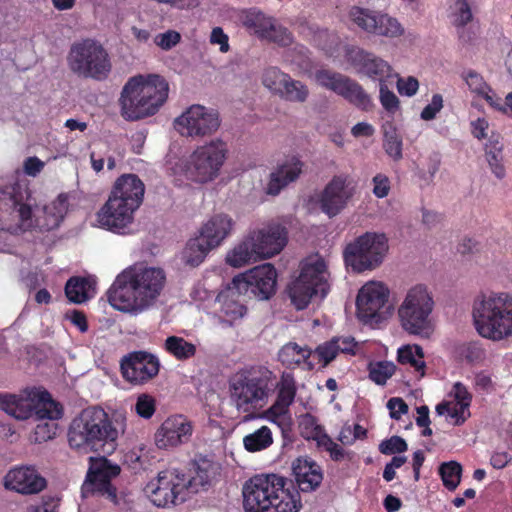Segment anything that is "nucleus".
<instances>
[{
	"label": "nucleus",
	"instance_id": "f257e3e1",
	"mask_svg": "<svg viewBox=\"0 0 512 512\" xmlns=\"http://www.w3.org/2000/svg\"><path fill=\"white\" fill-rule=\"evenodd\" d=\"M292 480L277 474L251 477L242 488L245 512H298L301 507L299 490L315 491L323 480V472L315 461L298 457L292 463Z\"/></svg>",
	"mask_w": 512,
	"mask_h": 512
},
{
	"label": "nucleus",
	"instance_id": "f03ea898",
	"mask_svg": "<svg viewBox=\"0 0 512 512\" xmlns=\"http://www.w3.org/2000/svg\"><path fill=\"white\" fill-rule=\"evenodd\" d=\"M166 282L162 268L135 264L116 277L107 292L108 301L119 311L143 312L156 303Z\"/></svg>",
	"mask_w": 512,
	"mask_h": 512
},
{
	"label": "nucleus",
	"instance_id": "7ed1b4c3",
	"mask_svg": "<svg viewBox=\"0 0 512 512\" xmlns=\"http://www.w3.org/2000/svg\"><path fill=\"white\" fill-rule=\"evenodd\" d=\"M124 428L122 419L111 416L100 406H89L71 420L67 430L68 445L81 454L112 453Z\"/></svg>",
	"mask_w": 512,
	"mask_h": 512
},
{
	"label": "nucleus",
	"instance_id": "20e7f679",
	"mask_svg": "<svg viewBox=\"0 0 512 512\" xmlns=\"http://www.w3.org/2000/svg\"><path fill=\"white\" fill-rule=\"evenodd\" d=\"M169 85L160 75H137L123 87L120 105L122 116L139 120L154 115L168 98Z\"/></svg>",
	"mask_w": 512,
	"mask_h": 512
},
{
	"label": "nucleus",
	"instance_id": "39448f33",
	"mask_svg": "<svg viewBox=\"0 0 512 512\" xmlns=\"http://www.w3.org/2000/svg\"><path fill=\"white\" fill-rule=\"evenodd\" d=\"M477 332L494 341L512 336V296L508 293L481 295L473 304Z\"/></svg>",
	"mask_w": 512,
	"mask_h": 512
},
{
	"label": "nucleus",
	"instance_id": "423d86ee",
	"mask_svg": "<svg viewBox=\"0 0 512 512\" xmlns=\"http://www.w3.org/2000/svg\"><path fill=\"white\" fill-rule=\"evenodd\" d=\"M276 388V374L263 365L240 370L231 383L236 408L249 413L262 407Z\"/></svg>",
	"mask_w": 512,
	"mask_h": 512
},
{
	"label": "nucleus",
	"instance_id": "0eeeda50",
	"mask_svg": "<svg viewBox=\"0 0 512 512\" xmlns=\"http://www.w3.org/2000/svg\"><path fill=\"white\" fill-rule=\"evenodd\" d=\"M330 291L329 272L323 258L309 257L301 263L299 276L288 286L291 303L297 310L308 307L313 297L324 299Z\"/></svg>",
	"mask_w": 512,
	"mask_h": 512
},
{
	"label": "nucleus",
	"instance_id": "6e6552de",
	"mask_svg": "<svg viewBox=\"0 0 512 512\" xmlns=\"http://www.w3.org/2000/svg\"><path fill=\"white\" fill-rule=\"evenodd\" d=\"M434 306L433 295L426 285L412 286L397 310L401 328L410 335H428Z\"/></svg>",
	"mask_w": 512,
	"mask_h": 512
},
{
	"label": "nucleus",
	"instance_id": "1a4fd4ad",
	"mask_svg": "<svg viewBox=\"0 0 512 512\" xmlns=\"http://www.w3.org/2000/svg\"><path fill=\"white\" fill-rule=\"evenodd\" d=\"M67 62L79 77L105 80L111 72V61L106 49L96 40L84 39L72 44Z\"/></svg>",
	"mask_w": 512,
	"mask_h": 512
},
{
	"label": "nucleus",
	"instance_id": "9d476101",
	"mask_svg": "<svg viewBox=\"0 0 512 512\" xmlns=\"http://www.w3.org/2000/svg\"><path fill=\"white\" fill-rule=\"evenodd\" d=\"M389 249L383 233L366 232L348 243L343 251L346 266L353 272L362 273L379 267Z\"/></svg>",
	"mask_w": 512,
	"mask_h": 512
},
{
	"label": "nucleus",
	"instance_id": "9b49d317",
	"mask_svg": "<svg viewBox=\"0 0 512 512\" xmlns=\"http://www.w3.org/2000/svg\"><path fill=\"white\" fill-rule=\"evenodd\" d=\"M0 398L2 408L18 419L35 414L41 420H57L63 415L62 406L46 390L33 388L26 391L25 396L3 395Z\"/></svg>",
	"mask_w": 512,
	"mask_h": 512
},
{
	"label": "nucleus",
	"instance_id": "f8f14e48",
	"mask_svg": "<svg viewBox=\"0 0 512 512\" xmlns=\"http://www.w3.org/2000/svg\"><path fill=\"white\" fill-rule=\"evenodd\" d=\"M234 225V220L227 214L213 215L202 226L199 237L187 243V262L193 266L199 265L209 251L218 247L231 234Z\"/></svg>",
	"mask_w": 512,
	"mask_h": 512
},
{
	"label": "nucleus",
	"instance_id": "ddd939ff",
	"mask_svg": "<svg viewBox=\"0 0 512 512\" xmlns=\"http://www.w3.org/2000/svg\"><path fill=\"white\" fill-rule=\"evenodd\" d=\"M226 153V145L220 140L198 147L186 163V177L197 183L212 181L218 176Z\"/></svg>",
	"mask_w": 512,
	"mask_h": 512
},
{
	"label": "nucleus",
	"instance_id": "4468645a",
	"mask_svg": "<svg viewBox=\"0 0 512 512\" xmlns=\"http://www.w3.org/2000/svg\"><path fill=\"white\" fill-rule=\"evenodd\" d=\"M188 491L186 474L175 468L160 471L145 487V493L157 507L183 503Z\"/></svg>",
	"mask_w": 512,
	"mask_h": 512
},
{
	"label": "nucleus",
	"instance_id": "2eb2a0df",
	"mask_svg": "<svg viewBox=\"0 0 512 512\" xmlns=\"http://www.w3.org/2000/svg\"><path fill=\"white\" fill-rule=\"evenodd\" d=\"M389 289L381 282H368L360 290L356 299L357 317L364 324L376 326L387 320L391 314L388 305Z\"/></svg>",
	"mask_w": 512,
	"mask_h": 512
},
{
	"label": "nucleus",
	"instance_id": "dca6fc26",
	"mask_svg": "<svg viewBox=\"0 0 512 512\" xmlns=\"http://www.w3.org/2000/svg\"><path fill=\"white\" fill-rule=\"evenodd\" d=\"M317 83L344 98L350 104L363 111H370L373 102L369 94L356 80L338 72L318 70L315 73Z\"/></svg>",
	"mask_w": 512,
	"mask_h": 512
},
{
	"label": "nucleus",
	"instance_id": "f3484780",
	"mask_svg": "<svg viewBox=\"0 0 512 512\" xmlns=\"http://www.w3.org/2000/svg\"><path fill=\"white\" fill-rule=\"evenodd\" d=\"M220 124L218 111L200 104L191 105L174 120V128L190 137L212 135Z\"/></svg>",
	"mask_w": 512,
	"mask_h": 512
},
{
	"label": "nucleus",
	"instance_id": "a211bd4d",
	"mask_svg": "<svg viewBox=\"0 0 512 512\" xmlns=\"http://www.w3.org/2000/svg\"><path fill=\"white\" fill-rule=\"evenodd\" d=\"M349 175H335L318 196L321 211L329 218L337 216L352 199L355 187Z\"/></svg>",
	"mask_w": 512,
	"mask_h": 512
},
{
	"label": "nucleus",
	"instance_id": "6ab92c4d",
	"mask_svg": "<svg viewBox=\"0 0 512 512\" xmlns=\"http://www.w3.org/2000/svg\"><path fill=\"white\" fill-rule=\"evenodd\" d=\"M123 378L134 385H141L159 373L160 363L156 356L146 351H134L120 362Z\"/></svg>",
	"mask_w": 512,
	"mask_h": 512
},
{
	"label": "nucleus",
	"instance_id": "aec40b11",
	"mask_svg": "<svg viewBox=\"0 0 512 512\" xmlns=\"http://www.w3.org/2000/svg\"><path fill=\"white\" fill-rule=\"evenodd\" d=\"M135 211L119 202L115 197H108L96 214L99 227L110 232L125 235L130 232Z\"/></svg>",
	"mask_w": 512,
	"mask_h": 512
},
{
	"label": "nucleus",
	"instance_id": "412c9836",
	"mask_svg": "<svg viewBox=\"0 0 512 512\" xmlns=\"http://www.w3.org/2000/svg\"><path fill=\"white\" fill-rule=\"evenodd\" d=\"M121 468L112 464L105 457H89V469L86 477V486L110 499L116 498V489L111 480L118 476Z\"/></svg>",
	"mask_w": 512,
	"mask_h": 512
},
{
	"label": "nucleus",
	"instance_id": "4be33fe9",
	"mask_svg": "<svg viewBox=\"0 0 512 512\" xmlns=\"http://www.w3.org/2000/svg\"><path fill=\"white\" fill-rule=\"evenodd\" d=\"M245 27L260 39H265L282 46L289 45L291 35L288 30L275 23L273 17L260 11H251L244 18Z\"/></svg>",
	"mask_w": 512,
	"mask_h": 512
},
{
	"label": "nucleus",
	"instance_id": "5701e85b",
	"mask_svg": "<svg viewBox=\"0 0 512 512\" xmlns=\"http://www.w3.org/2000/svg\"><path fill=\"white\" fill-rule=\"evenodd\" d=\"M191 423L182 415L168 417L155 433V443L160 449L176 447L189 440Z\"/></svg>",
	"mask_w": 512,
	"mask_h": 512
},
{
	"label": "nucleus",
	"instance_id": "b1692460",
	"mask_svg": "<svg viewBox=\"0 0 512 512\" xmlns=\"http://www.w3.org/2000/svg\"><path fill=\"white\" fill-rule=\"evenodd\" d=\"M7 489L21 494H37L45 489L47 482L33 467H18L11 469L4 479Z\"/></svg>",
	"mask_w": 512,
	"mask_h": 512
},
{
	"label": "nucleus",
	"instance_id": "393cba45",
	"mask_svg": "<svg viewBox=\"0 0 512 512\" xmlns=\"http://www.w3.org/2000/svg\"><path fill=\"white\" fill-rule=\"evenodd\" d=\"M144 193L145 185L136 174H123L115 181L109 196L136 212L143 202Z\"/></svg>",
	"mask_w": 512,
	"mask_h": 512
},
{
	"label": "nucleus",
	"instance_id": "a878e982",
	"mask_svg": "<svg viewBox=\"0 0 512 512\" xmlns=\"http://www.w3.org/2000/svg\"><path fill=\"white\" fill-rule=\"evenodd\" d=\"M349 59L360 73L380 83L392 75V67L387 61L363 49L351 50Z\"/></svg>",
	"mask_w": 512,
	"mask_h": 512
},
{
	"label": "nucleus",
	"instance_id": "bb28decb",
	"mask_svg": "<svg viewBox=\"0 0 512 512\" xmlns=\"http://www.w3.org/2000/svg\"><path fill=\"white\" fill-rule=\"evenodd\" d=\"M220 466L207 456L199 455L191 463L189 476L186 475V485L190 492L198 493L206 489L219 474Z\"/></svg>",
	"mask_w": 512,
	"mask_h": 512
},
{
	"label": "nucleus",
	"instance_id": "cd10ccee",
	"mask_svg": "<svg viewBox=\"0 0 512 512\" xmlns=\"http://www.w3.org/2000/svg\"><path fill=\"white\" fill-rule=\"evenodd\" d=\"M277 396L273 405L268 409V414L273 420L285 417L289 413V407L293 404L297 384L293 373L283 372L279 381L276 380Z\"/></svg>",
	"mask_w": 512,
	"mask_h": 512
},
{
	"label": "nucleus",
	"instance_id": "c85d7f7f",
	"mask_svg": "<svg viewBox=\"0 0 512 512\" xmlns=\"http://www.w3.org/2000/svg\"><path fill=\"white\" fill-rule=\"evenodd\" d=\"M260 259L270 258L286 245V233L279 228L258 230L249 233Z\"/></svg>",
	"mask_w": 512,
	"mask_h": 512
},
{
	"label": "nucleus",
	"instance_id": "c756f323",
	"mask_svg": "<svg viewBox=\"0 0 512 512\" xmlns=\"http://www.w3.org/2000/svg\"><path fill=\"white\" fill-rule=\"evenodd\" d=\"M253 288V296L260 300H267L275 294L277 272L274 266L266 263L256 266L248 271Z\"/></svg>",
	"mask_w": 512,
	"mask_h": 512
},
{
	"label": "nucleus",
	"instance_id": "7c9ffc66",
	"mask_svg": "<svg viewBox=\"0 0 512 512\" xmlns=\"http://www.w3.org/2000/svg\"><path fill=\"white\" fill-rule=\"evenodd\" d=\"M302 166L303 163L295 157L278 165L270 173L266 193L272 196L278 195L282 189L298 179L302 172Z\"/></svg>",
	"mask_w": 512,
	"mask_h": 512
},
{
	"label": "nucleus",
	"instance_id": "2f4dec72",
	"mask_svg": "<svg viewBox=\"0 0 512 512\" xmlns=\"http://www.w3.org/2000/svg\"><path fill=\"white\" fill-rule=\"evenodd\" d=\"M68 201V194H59L55 200L43 207L42 215L36 219V226L41 231H51L58 228L68 211Z\"/></svg>",
	"mask_w": 512,
	"mask_h": 512
},
{
	"label": "nucleus",
	"instance_id": "473e14b6",
	"mask_svg": "<svg viewBox=\"0 0 512 512\" xmlns=\"http://www.w3.org/2000/svg\"><path fill=\"white\" fill-rule=\"evenodd\" d=\"M311 356V350L307 346H300L296 342H288L278 352V360L288 369L307 362Z\"/></svg>",
	"mask_w": 512,
	"mask_h": 512
},
{
	"label": "nucleus",
	"instance_id": "72a5a7b5",
	"mask_svg": "<svg viewBox=\"0 0 512 512\" xmlns=\"http://www.w3.org/2000/svg\"><path fill=\"white\" fill-rule=\"evenodd\" d=\"M256 248L249 235L239 243L226 257L227 263L232 267H242L259 260Z\"/></svg>",
	"mask_w": 512,
	"mask_h": 512
},
{
	"label": "nucleus",
	"instance_id": "f704fd0d",
	"mask_svg": "<svg viewBox=\"0 0 512 512\" xmlns=\"http://www.w3.org/2000/svg\"><path fill=\"white\" fill-rule=\"evenodd\" d=\"M397 361L401 365L411 366L419 374V378L425 375L426 364L424 352L419 345H406L398 349Z\"/></svg>",
	"mask_w": 512,
	"mask_h": 512
},
{
	"label": "nucleus",
	"instance_id": "c9c22d12",
	"mask_svg": "<svg viewBox=\"0 0 512 512\" xmlns=\"http://www.w3.org/2000/svg\"><path fill=\"white\" fill-rule=\"evenodd\" d=\"M383 148L386 154L394 161L403 158V140L392 122H386L383 126Z\"/></svg>",
	"mask_w": 512,
	"mask_h": 512
},
{
	"label": "nucleus",
	"instance_id": "e433bc0d",
	"mask_svg": "<svg viewBox=\"0 0 512 512\" xmlns=\"http://www.w3.org/2000/svg\"><path fill=\"white\" fill-rule=\"evenodd\" d=\"M166 351L177 360H187L196 354V346L182 337L169 336L165 340Z\"/></svg>",
	"mask_w": 512,
	"mask_h": 512
},
{
	"label": "nucleus",
	"instance_id": "4c0bfd02",
	"mask_svg": "<svg viewBox=\"0 0 512 512\" xmlns=\"http://www.w3.org/2000/svg\"><path fill=\"white\" fill-rule=\"evenodd\" d=\"M272 443V432L267 426H262L243 438L244 447L249 452L264 450L268 448Z\"/></svg>",
	"mask_w": 512,
	"mask_h": 512
},
{
	"label": "nucleus",
	"instance_id": "58836bf2",
	"mask_svg": "<svg viewBox=\"0 0 512 512\" xmlns=\"http://www.w3.org/2000/svg\"><path fill=\"white\" fill-rule=\"evenodd\" d=\"M89 281L84 277H71L65 285V294L70 302L83 303L88 299Z\"/></svg>",
	"mask_w": 512,
	"mask_h": 512
},
{
	"label": "nucleus",
	"instance_id": "ea45409f",
	"mask_svg": "<svg viewBox=\"0 0 512 512\" xmlns=\"http://www.w3.org/2000/svg\"><path fill=\"white\" fill-rule=\"evenodd\" d=\"M373 34L385 37H399L404 33V29L397 19L387 14H377Z\"/></svg>",
	"mask_w": 512,
	"mask_h": 512
},
{
	"label": "nucleus",
	"instance_id": "a19ab883",
	"mask_svg": "<svg viewBox=\"0 0 512 512\" xmlns=\"http://www.w3.org/2000/svg\"><path fill=\"white\" fill-rule=\"evenodd\" d=\"M309 96L308 87L302 83L301 81L294 80L289 76V79L286 81L283 90L279 94V97L289 101L296 103H303L307 100Z\"/></svg>",
	"mask_w": 512,
	"mask_h": 512
},
{
	"label": "nucleus",
	"instance_id": "79ce46f5",
	"mask_svg": "<svg viewBox=\"0 0 512 512\" xmlns=\"http://www.w3.org/2000/svg\"><path fill=\"white\" fill-rule=\"evenodd\" d=\"M299 429L303 438L314 440L317 444L322 440V436L327 434L323 426L318 424L317 418L309 413L302 416L299 422Z\"/></svg>",
	"mask_w": 512,
	"mask_h": 512
},
{
	"label": "nucleus",
	"instance_id": "37998d69",
	"mask_svg": "<svg viewBox=\"0 0 512 512\" xmlns=\"http://www.w3.org/2000/svg\"><path fill=\"white\" fill-rule=\"evenodd\" d=\"M395 371V364L389 361L371 362L368 365L369 379L377 385H385Z\"/></svg>",
	"mask_w": 512,
	"mask_h": 512
},
{
	"label": "nucleus",
	"instance_id": "c03bdc74",
	"mask_svg": "<svg viewBox=\"0 0 512 512\" xmlns=\"http://www.w3.org/2000/svg\"><path fill=\"white\" fill-rule=\"evenodd\" d=\"M462 466L456 461L442 463L439 467V474L443 485L450 491H454L461 480Z\"/></svg>",
	"mask_w": 512,
	"mask_h": 512
},
{
	"label": "nucleus",
	"instance_id": "a18cd8bd",
	"mask_svg": "<svg viewBox=\"0 0 512 512\" xmlns=\"http://www.w3.org/2000/svg\"><path fill=\"white\" fill-rule=\"evenodd\" d=\"M289 76L277 67H269L263 73L262 83L267 89L279 96Z\"/></svg>",
	"mask_w": 512,
	"mask_h": 512
},
{
	"label": "nucleus",
	"instance_id": "49530a36",
	"mask_svg": "<svg viewBox=\"0 0 512 512\" xmlns=\"http://www.w3.org/2000/svg\"><path fill=\"white\" fill-rule=\"evenodd\" d=\"M376 15L368 9L353 6L349 11L350 20L362 30L372 33L375 29Z\"/></svg>",
	"mask_w": 512,
	"mask_h": 512
},
{
	"label": "nucleus",
	"instance_id": "de8ad7c7",
	"mask_svg": "<svg viewBox=\"0 0 512 512\" xmlns=\"http://www.w3.org/2000/svg\"><path fill=\"white\" fill-rule=\"evenodd\" d=\"M222 299L221 311L229 321H235L242 318L247 312L246 306L236 297L229 294L220 295Z\"/></svg>",
	"mask_w": 512,
	"mask_h": 512
},
{
	"label": "nucleus",
	"instance_id": "09e8293b",
	"mask_svg": "<svg viewBox=\"0 0 512 512\" xmlns=\"http://www.w3.org/2000/svg\"><path fill=\"white\" fill-rule=\"evenodd\" d=\"M250 279L248 278V271L235 276L231 283L227 286L226 294L234 297H247L252 298L253 288Z\"/></svg>",
	"mask_w": 512,
	"mask_h": 512
},
{
	"label": "nucleus",
	"instance_id": "8fccbe9b",
	"mask_svg": "<svg viewBox=\"0 0 512 512\" xmlns=\"http://www.w3.org/2000/svg\"><path fill=\"white\" fill-rule=\"evenodd\" d=\"M10 208H13V212L17 213V216L21 222V226L24 229L32 226V209L29 204L22 203L16 195L9 194Z\"/></svg>",
	"mask_w": 512,
	"mask_h": 512
},
{
	"label": "nucleus",
	"instance_id": "3c124183",
	"mask_svg": "<svg viewBox=\"0 0 512 512\" xmlns=\"http://www.w3.org/2000/svg\"><path fill=\"white\" fill-rule=\"evenodd\" d=\"M408 445L400 436H392L379 444V451L384 455H392L407 451Z\"/></svg>",
	"mask_w": 512,
	"mask_h": 512
},
{
	"label": "nucleus",
	"instance_id": "603ef678",
	"mask_svg": "<svg viewBox=\"0 0 512 512\" xmlns=\"http://www.w3.org/2000/svg\"><path fill=\"white\" fill-rule=\"evenodd\" d=\"M135 411L138 416L150 419L156 411L155 399L148 394H141L136 401Z\"/></svg>",
	"mask_w": 512,
	"mask_h": 512
},
{
	"label": "nucleus",
	"instance_id": "864d4df0",
	"mask_svg": "<svg viewBox=\"0 0 512 512\" xmlns=\"http://www.w3.org/2000/svg\"><path fill=\"white\" fill-rule=\"evenodd\" d=\"M379 93L383 108L389 113H395L399 108V99L394 92L388 89L384 81L380 83Z\"/></svg>",
	"mask_w": 512,
	"mask_h": 512
},
{
	"label": "nucleus",
	"instance_id": "5fc2aeb1",
	"mask_svg": "<svg viewBox=\"0 0 512 512\" xmlns=\"http://www.w3.org/2000/svg\"><path fill=\"white\" fill-rule=\"evenodd\" d=\"M456 12L454 14V25L464 27L472 21V12L468 0H455Z\"/></svg>",
	"mask_w": 512,
	"mask_h": 512
},
{
	"label": "nucleus",
	"instance_id": "6e6d98bb",
	"mask_svg": "<svg viewBox=\"0 0 512 512\" xmlns=\"http://www.w3.org/2000/svg\"><path fill=\"white\" fill-rule=\"evenodd\" d=\"M464 79L471 92L477 94L478 96L487 92L488 88L490 87L482 75L473 70H469L464 76Z\"/></svg>",
	"mask_w": 512,
	"mask_h": 512
},
{
	"label": "nucleus",
	"instance_id": "4d7b16f0",
	"mask_svg": "<svg viewBox=\"0 0 512 512\" xmlns=\"http://www.w3.org/2000/svg\"><path fill=\"white\" fill-rule=\"evenodd\" d=\"M337 347H339L337 341H334L333 338L317 347L316 353L319 356V361L323 363V366H327L337 357L339 354Z\"/></svg>",
	"mask_w": 512,
	"mask_h": 512
},
{
	"label": "nucleus",
	"instance_id": "13d9d810",
	"mask_svg": "<svg viewBox=\"0 0 512 512\" xmlns=\"http://www.w3.org/2000/svg\"><path fill=\"white\" fill-rule=\"evenodd\" d=\"M486 160L489 164V167L492 173L498 178L503 179L506 175V169L503 164V155L502 152H495L492 150H487Z\"/></svg>",
	"mask_w": 512,
	"mask_h": 512
},
{
	"label": "nucleus",
	"instance_id": "bf43d9fd",
	"mask_svg": "<svg viewBox=\"0 0 512 512\" xmlns=\"http://www.w3.org/2000/svg\"><path fill=\"white\" fill-rule=\"evenodd\" d=\"M58 431V425L54 422L40 423L34 431L35 441L38 443L46 442L53 439Z\"/></svg>",
	"mask_w": 512,
	"mask_h": 512
},
{
	"label": "nucleus",
	"instance_id": "052dcab7",
	"mask_svg": "<svg viewBox=\"0 0 512 512\" xmlns=\"http://www.w3.org/2000/svg\"><path fill=\"white\" fill-rule=\"evenodd\" d=\"M181 40V35L174 30H168L164 33L158 34L154 42L157 46H159L163 50H170L174 46H176Z\"/></svg>",
	"mask_w": 512,
	"mask_h": 512
},
{
	"label": "nucleus",
	"instance_id": "680f3d73",
	"mask_svg": "<svg viewBox=\"0 0 512 512\" xmlns=\"http://www.w3.org/2000/svg\"><path fill=\"white\" fill-rule=\"evenodd\" d=\"M455 403L460 404V410H468L472 401V395L461 382H456L452 390Z\"/></svg>",
	"mask_w": 512,
	"mask_h": 512
},
{
	"label": "nucleus",
	"instance_id": "e2e57ef3",
	"mask_svg": "<svg viewBox=\"0 0 512 512\" xmlns=\"http://www.w3.org/2000/svg\"><path fill=\"white\" fill-rule=\"evenodd\" d=\"M317 445L323 447L327 452H329L332 460H343L345 455L344 449L336 442H334L328 434L322 436V440H320Z\"/></svg>",
	"mask_w": 512,
	"mask_h": 512
},
{
	"label": "nucleus",
	"instance_id": "0e129e2a",
	"mask_svg": "<svg viewBox=\"0 0 512 512\" xmlns=\"http://www.w3.org/2000/svg\"><path fill=\"white\" fill-rule=\"evenodd\" d=\"M372 184L373 194L377 198H384L388 196L391 189V183L388 176L382 173H378L372 178Z\"/></svg>",
	"mask_w": 512,
	"mask_h": 512
},
{
	"label": "nucleus",
	"instance_id": "69168bd1",
	"mask_svg": "<svg viewBox=\"0 0 512 512\" xmlns=\"http://www.w3.org/2000/svg\"><path fill=\"white\" fill-rule=\"evenodd\" d=\"M443 108V98L440 94H434L431 102L423 108L420 117L425 121L433 120Z\"/></svg>",
	"mask_w": 512,
	"mask_h": 512
},
{
	"label": "nucleus",
	"instance_id": "338daca9",
	"mask_svg": "<svg viewBox=\"0 0 512 512\" xmlns=\"http://www.w3.org/2000/svg\"><path fill=\"white\" fill-rule=\"evenodd\" d=\"M58 506V498L53 496H44L40 503L30 505L27 512H57Z\"/></svg>",
	"mask_w": 512,
	"mask_h": 512
},
{
	"label": "nucleus",
	"instance_id": "774afa93",
	"mask_svg": "<svg viewBox=\"0 0 512 512\" xmlns=\"http://www.w3.org/2000/svg\"><path fill=\"white\" fill-rule=\"evenodd\" d=\"M387 408L389 409L390 417L395 420H399L401 415L408 412V405L399 397L390 398L387 402Z\"/></svg>",
	"mask_w": 512,
	"mask_h": 512
}]
</instances>
